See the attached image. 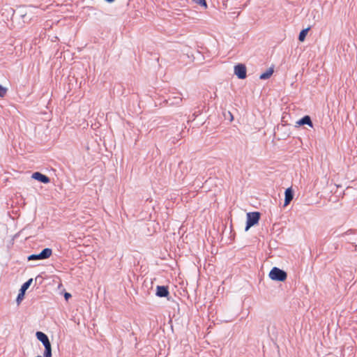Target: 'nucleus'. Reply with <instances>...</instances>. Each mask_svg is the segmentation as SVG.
Returning <instances> with one entry per match:
<instances>
[{
  "instance_id": "7ed1b4c3",
  "label": "nucleus",
  "mask_w": 357,
  "mask_h": 357,
  "mask_svg": "<svg viewBox=\"0 0 357 357\" xmlns=\"http://www.w3.org/2000/svg\"><path fill=\"white\" fill-rule=\"evenodd\" d=\"M52 254V250L50 248H45L42 252L38 255H31L28 257L29 261L45 259L49 258Z\"/></svg>"
},
{
  "instance_id": "f8f14e48",
  "label": "nucleus",
  "mask_w": 357,
  "mask_h": 357,
  "mask_svg": "<svg viewBox=\"0 0 357 357\" xmlns=\"http://www.w3.org/2000/svg\"><path fill=\"white\" fill-rule=\"evenodd\" d=\"M168 101L170 105H179L182 101V98L179 96L174 97L172 99L169 98Z\"/></svg>"
},
{
  "instance_id": "6e6552de",
  "label": "nucleus",
  "mask_w": 357,
  "mask_h": 357,
  "mask_svg": "<svg viewBox=\"0 0 357 357\" xmlns=\"http://www.w3.org/2000/svg\"><path fill=\"white\" fill-rule=\"evenodd\" d=\"M284 195H285V198H284V206H287V205L291 202V201L293 199L294 194H293L292 189H291V188H287V189L285 190Z\"/></svg>"
},
{
  "instance_id": "2eb2a0df",
  "label": "nucleus",
  "mask_w": 357,
  "mask_h": 357,
  "mask_svg": "<svg viewBox=\"0 0 357 357\" xmlns=\"http://www.w3.org/2000/svg\"><path fill=\"white\" fill-rule=\"evenodd\" d=\"M7 89L0 85V97L3 98L6 96Z\"/></svg>"
},
{
  "instance_id": "f03ea898",
  "label": "nucleus",
  "mask_w": 357,
  "mask_h": 357,
  "mask_svg": "<svg viewBox=\"0 0 357 357\" xmlns=\"http://www.w3.org/2000/svg\"><path fill=\"white\" fill-rule=\"evenodd\" d=\"M260 218L259 212H250L247 213V222L245 231H248L252 226L258 223Z\"/></svg>"
},
{
  "instance_id": "1a4fd4ad",
  "label": "nucleus",
  "mask_w": 357,
  "mask_h": 357,
  "mask_svg": "<svg viewBox=\"0 0 357 357\" xmlns=\"http://www.w3.org/2000/svg\"><path fill=\"white\" fill-rule=\"evenodd\" d=\"M156 295L159 297H166L169 295V291L167 287L158 286Z\"/></svg>"
},
{
  "instance_id": "a211bd4d",
  "label": "nucleus",
  "mask_w": 357,
  "mask_h": 357,
  "mask_svg": "<svg viewBox=\"0 0 357 357\" xmlns=\"http://www.w3.org/2000/svg\"><path fill=\"white\" fill-rule=\"evenodd\" d=\"M106 1H108V2H112V1H114V0H106Z\"/></svg>"
},
{
  "instance_id": "f257e3e1",
  "label": "nucleus",
  "mask_w": 357,
  "mask_h": 357,
  "mask_svg": "<svg viewBox=\"0 0 357 357\" xmlns=\"http://www.w3.org/2000/svg\"><path fill=\"white\" fill-rule=\"evenodd\" d=\"M287 273L283 270L274 267L269 273V277L273 280L283 282L287 279Z\"/></svg>"
},
{
  "instance_id": "4468645a",
  "label": "nucleus",
  "mask_w": 357,
  "mask_h": 357,
  "mask_svg": "<svg viewBox=\"0 0 357 357\" xmlns=\"http://www.w3.org/2000/svg\"><path fill=\"white\" fill-rule=\"evenodd\" d=\"M44 357H50L52 356V346H46L45 347V351H44Z\"/></svg>"
},
{
  "instance_id": "dca6fc26",
  "label": "nucleus",
  "mask_w": 357,
  "mask_h": 357,
  "mask_svg": "<svg viewBox=\"0 0 357 357\" xmlns=\"http://www.w3.org/2000/svg\"><path fill=\"white\" fill-rule=\"evenodd\" d=\"M196 3L204 6L205 8L207 7L206 0H195Z\"/></svg>"
},
{
  "instance_id": "39448f33",
  "label": "nucleus",
  "mask_w": 357,
  "mask_h": 357,
  "mask_svg": "<svg viewBox=\"0 0 357 357\" xmlns=\"http://www.w3.org/2000/svg\"><path fill=\"white\" fill-rule=\"evenodd\" d=\"M32 282H33V279L31 278L22 284V286L21 287V289H20V292L19 293V294L17 297V303H20L21 302V301L23 299L25 291L30 287Z\"/></svg>"
},
{
  "instance_id": "f3484780",
  "label": "nucleus",
  "mask_w": 357,
  "mask_h": 357,
  "mask_svg": "<svg viewBox=\"0 0 357 357\" xmlns=\"http://www.w3.org/2000/svg\"><path fill=\"white\" fill-rule=\"evenodd\" d=\"M64 297L66 300H68L70 297H71V294L70 293H66L64 294Z\"/></svg>"
},
{
  "instance_id": "20e7f679",
  "label": "nucleus",
  "mask_w": 357,
  "mask_h": 357,
  "mask_svg": "<svg viewBox=\"0 0 357 357\" xmlns=\"http://www.w3.org/2000/svg\"><path fill=\"white\" fill-rule=\"evenodd\" d=\"M234 74L239 79H245L246 77V68L243 64H238L234 67Z\"/></svg>"
},
{
  "instance_id": "0eeeda50",
  "label": "nucleus",
  "mask_w": 357,
  "mask_h": 357,
  "mask_svg": "<svg viewBox=\"0 0 357 357\" xmlns=\"http://www.w3.org/2000/svg\"><path fill=\"white\" fill-rule=\"evenodd\" d=\"M32 178L43 183H48L50 181L49 177L40 172H34L32 174Z\"/></svg>"
},
{
  "instance_id": "9b49d317",
  "label": "nucleus",
  "mask_w": 357,
  "mask_h": 357,
  "mask_svg": "<svg viewBox=\"0 0 357 357\" xmlns=\"http://www.w3.org/2000/svg\"><path fill=\"white\" fill-rule=\"evenodd\" d=\"M273 73V69L269 68L265 73L260 75L259 78L261 79H268Z\"/></svg>"
},
{
  "instance_id": "9d476101",
  "label": "nucleus",
  "mask_w": 357,
  "mask_h": 357,
  "mask_svg": "<svg viewBox=\"0 0 357 357\" xmlns=\"http://www.w3.org/2000/svg\"><path fill=\"white\" fill-rule=\"evenodd\" d=\"M298 123L299 125H308L310 126V127H312L313 125H312V122L311 121V119L309 116H305L304 117H303L302 119H301L298 121Z\"/></svg>"
},
{
  "instance_id": "423d86ee",
  "label": "nucleus",
  "mask_w": 357,
  "mask_h": 357,
  "mask_svg": "<svg viewBox=\"0 0 357 357\" xmlns=\"http://www.w3.org/2000/svg\"><path fill=\"white\" fill-rule=\"evenodd\" d=\"M36 335L37 339L43 343L45 347L51 345L48 337L44 333L38 331L36 333Z\"/></svg>"
},
{
  "instance_id": "ddd939ff",
  "label": "nucleus",
  "mask_w": 357,
  "mask_h": 357,
  "mask_svg": "<svg viewBox=\"0 0 357 357\" xmlns=\"http://www.w3.org/2000/svg\"><path fill=\"white\" fill-rule=\"evenodd\" d=\"M310 30V27L307 28V29H303L300 33H299V36H298V40L300 41H303L305 38V36L308 32V31Z\"/></svg>"
}]
</instances>
